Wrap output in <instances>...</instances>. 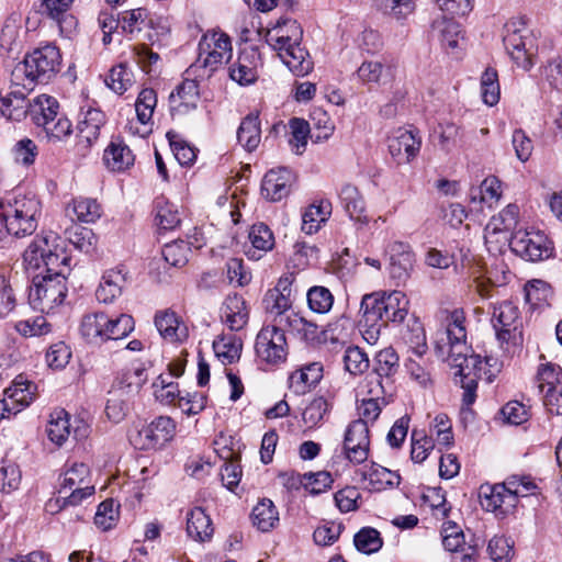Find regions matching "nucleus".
<instances>
[{
    "instance_id": "1",
    "label": "nucleus",
    "mask_w": 562,
    "mask_h": 562,
    "mask_svg": "<svg viewBox=\"0 0 562 562\" xmlns=\"http://www.w3.org/2000/svg\"><path fill=\"white\" fill-rule=\"evenodd\" d=\"M23 262L33 272L29 303L35 311L49 313L60 305L67 294L66 279L70 272V257L61 238L53 233L36 236L23 254Z\"/></svg>"
},
{
    "instance_id": "2",
    "label": "nucleus",
    "mask_w": 562,
    "mask_h": 562,
    "mask_svg": "<svg viewBox=\"0 0 562 562\" xmlns=\"http://www.w3.org/2000/svg\"><path fill=\"white\" fill-rule=\"evenodd\" d=\"M435 348L440 358L457 369L456 376L460 378L463 389V404L472 405L476 398L477 381L482 379L483 360L479 355L470 353L463 310L456 308L447 314L445 329L437 333Z\"/></svg>"
},
{
    "instance_id": "3",
    "label": "nucleus",
    "mask_w": 562,
    "mask_h": 562,
    "mask_svg": "<svg viewBox=\"0 0 562 562\" xmlns=\"http://www.w3.org/2000/svg\"><path fill=\"white\" fill-rule=\"evenodd\" d=\"M303 30L292 19H285L268 32L267 43L278 52L279 57L290 71L297 76H306L313 69L308 52L301 46Z\"/></svg>"
},
{
    "instance_id": "4",
    "label": "nucleus",
    "mask_w": 562,
    "mask_h": 562,
    "mask_svg": "<svg viewBox=\"0 0 562 562\" xmlns=\"http://www.w3.org/2000/svg\"><path fill=\"white\" fill-rule=\"evenodd\" d=\"M61 55L57 46L47 44L25 55L11 71L12 87L31 91L36 83L49 82L60 70Z\"/></svg>"
},
{
    "instance_id": "5",
    "label": "nucleus",
    "mask_w": 562,
    "mask_h": 562,
    "mask_svg": "<svg viewBox=\"0 0 562 562\" xmlns=\"http://www.w3.org/2000/svg\"><path fill=\"white\" fill-rule=\"evenodd\" d=\"M41 202L34 194L16 193L0 200V234L5 231L14 237L32 235L38 225Z\"/></svg>"
},
{
    "instance_id": "6",
    "label": "nucleus",
    "mask_w": 562,
    "mask_h": 562,
    "mask_svg": "<svg viewBox=\"0 0 562 562\" xmlns=\"http://www.w3.org/2000/svg\"><path fill=\"white\" fill-rule=\"evenodd\" d=\"M134 319L131 315L120 314L110 317L103 312H92L83 315L80 323V334L90 344H102L110 339L126 337L134 330Z\"/></svg>"
},
{
    "instance_id": "7",
    "label": "nucleus",
    "mask_w": 562,
    "mask_h": 562,
    "mask_svg": "<svg viewBox=\"0 0 562 562\" xmlns=\"http://www.w3.org/2000/svg\"><path fill=\"white\" fill-rule=\"evenodd\" d=\"M360 311H367V317L372 322L402 323L409 311V300L402 291L375 292L363 295Z\"/></svg>"
},
{
    "instance_id": "8",
    "label": "nucleus",
    "mask_w": 562,
    "mask_h": 562,
    "mask_svg": "<svg viewBox=\"0 0 562 562\" xmlns=\"http://www.w3.org/2000/svg\"><path fill=\"white\" fill-rule=\"evenodd\" d=\"M231 37L221 30L207 31L199 42V56L190 69L202 68L201 77H210L232 57Z\"/></svg>"
},
{
    "instance_id": "9",
    "label": "nucleus",
    "mask_w": 562,
    "mask_h": 562,
    "mask_svg": "<svg viewBox=\"0 0 562 562\" xmlns=\"http://www.w3.org/2000/svg\"><path fill=\"white\" fill-rule=\"evenodd\" d=\"M288 350L283 326H265L257 334L255 351L260 362L270 366L281 364L286 360Z\"/></svg>"
},
{
    "instance_id": "10",
    "label": "nucleus",
    "mask_w": 562,
    "mask_h": 562,
    "mask_svg": "<svg viewBox=\"0 0 562 562\" xmlns=\"http://www.w3.org/2000/svg\"><path fill=\"white\" fill-rule=\"evenodd\" d=\"M94 485L90 481V468L83 462H74L61 475L59 494H67L66 502L71 506L81 504L94 494Z\"/></svg>"
},
{
    "instance_id": "11",
    "label": "nucleus",
    "mask_w": 562,
    "mask_h": 562,
    "mask_svg": "<svg viewBox=\"0 0 562 562\" xmlns=\"http://www.w3.org/2000/svg\"><path fill=\"white\" fill-rule=\"evenodd\" d=\"M509 246L516 255L529 261L548 259L553 252L552 243L540 231L518 229L512 234Z\"/></svg>"
},
{
    "instance_id": "12",
    "label": "nucleus",
    "mask_w": 562,
    "mask_h": 562,
    "mask_svg": "<svg viewBox=\"0 0 562 562\" xmlns=\"http://www.w3.org/2000/svg\"><path fill=\"white\" fill-rule=\"evenodd\" d=\"M515 23L506 25V34L504 36L505 48L512 60L524 70H529L533 66V57L536 55L535 37L529 30H518Z\"/></svg>"
},
{
    "instance_id": "13",
    "label": "nucleus",
    "mask_w": 562,
    "mask_h": 562,
    "mask_svg": "<svg viewBox=\"0 0 562 562\" xmlns=\"http://www.w3.org/2000/svg\"><path fill=\"white\" fill-rule=\"evenodd\" d=\"M490 310L491 324L499 341L508 342L520 334V312L514 302L505 300L492 303Z\"/></svg>"
},
{
    "instance_id": "14",
    "label": "nucleus",
    "mask_w": 562,
    "mask_h": 562,
    "mask_svg": "<svg viewBox=\"0 0 562 562\" xmlns=\"http://www.w3.org/2000/svg\"><path fill=\"white\" fill-rule=\"evenodd\" d=\"M175 432L172 418L159 416L131 436V442L139 450L160 449L173 438Z\"/></svg>"
},
{
    "instance_id": "15",
    "label": "nucleus",
    "mask_w": 562,
    "mask_h": 562,
    "mask_svg": "<svg viewBox=\"0 0 562 562\" xmlns=\"http://www.w3.org/2000/svg\"><path fill=\"white\" fill-rule=\"evenodd\" d=\"M370 447L369 426L364 420L351 422L345 434L344 450L349 461L362 463L368 459Z\"/></svg>"
},
{
    "instance_id": "16",
    "label": "nucleus",
    "mask_w": 562,
    "mask_h": 562,
    "mask_svg": "<svg viewBox=\"0 0 562 562\" xmlns=\"http://www.w3.org/2000/svg\"><path fill=\"white\" fill-rule=\"evenodd\" d=\"M35 394L36 385L19 375L12 385L5 389L4 397L0 400L1 409L10 416L16 415L35 400Z\"/></svg>"
},
{
    "instance_id": "17",
    "label": "nucleus",
    "mask_w": 562,
    "mask_h": 562,
    "mask_svg": "<svg viewBox=\"0 0 562 562\" xmlns=\"http://www.w3.org/2000/svg\"><path fill=\"white\" fill-rule=\"evenodd\" d=\"M295 182V175L285 167L269 170L261 182V194L269 201L286 198Z\"/></svg>"
},
{
    "instance_id": "18",
    "label": "nucleus",
    "mask_w": 562,
    "mask_h": 562,
    "mask_svg": "<svg viewBox=\"0 0 562 562\" xmlns=\"http://www.w3.org/2000/svg\"><path fill=\"white\" fill-rule=\"evenodd\" d=\"M482 507L494 513L497 517H505L516 508L515 496L508 493L501 484L482 485L480 488Z\"/></svg>"
},
{
    "instance_id": "19",
    "label": "nucleus",
    "mask_w": 562,
    "mask_h": 562,
    "mask_svg": "<svg viewBox=\"0 0 562 562\" xmlns=\"http://www.w3.org/2000/svg\"><path fill=\"white\" fill-rule=\"evenodd\" d=\"M422 140L413 131L398 130L389 138V151L398 164H408L420 150Z\"/></svg>"
},
{
    "instance_id": "20",
    "label": "nucleus",
    "mask_w": 562,
    "mask_h": 562,
    "mask_svg": "<svg viewBox=\"0 0 562 562\" xmlns=\"http://www.w3.org/2000/svg\"><path fill=\"white\" fill-rule=\"evenodd\" d=\"M154 323L159 335L168 342H182L189 336L187 325L173 311H158L155 314Z\"/></svg>"
},
{
    "instance_id": "21",
    "label": "nucleus",
    "mask_w": 562,
    "mask_h": 562,
    "mask_svg": "<svg viewBox=\"0 0 562 562\" xmlns=\"http://www.w3.org/2000/svg\"><path fill=\"white\" fill-rule=\"evenodd\" d=\"M147 369L140 362L132 363L124 368L115 378L112 389L122 392V394L134 398L147 382Z\"/></svg>"
},
{
    "instance_id": "22",
    "label": "nucleus",
    "mask_w": 562,
    "mask_h": 562,
    "mask_svg": "<svg viewBox=\"0 0 562 562\" xmlns=\"http://www.w3.org/2000/svg\"><path fill=\"white\" fill-rule=\"evenodd\" d=\"M395 67L379 60H366L357 69L358 79L364 85L385 87L395 82Z\"/></svg>"
},
{
    "instance_id": "23",
    "label": "nucleus",
    "mask_w": 562,
    "mask_h": 562,
    "mask_svg": "<svg viewBox=\"0 0 562 562\" xmlns=\"http://www.w3.org/2000/svg\"><path fill=\"white\" fill-rule=\"evenodd\" d=\"M74 0H43L42 11L57 22L63 35L70 37L77 26V20L69 13Z\"/></svg>"
},
{
    "instance_id": "24",
    "label": "nucleus",
    "mask_w": 562,
    "mask_h": 562,
    "mask_svg": "<svg viewBox=\"0 0 562 562\" xmlns=\"http://www.w3.org/2000/svg\"><path fill=\"white\" fill-rule=\"evenodd\" d=\"M105 120L102 111L89 109L77 125L78 146L82 149L89 148L100 136V130Z\"/></svg>"
},
{
    "instance_id": "25",
    "label": "nucleus",
    "mask_w": 562,
    "mask_h": 562,
    "mask_svg": "<svg viewBox=\"0 0 562 562\" xmlns=\"http://www.w3.org/2000/svg\"><path fill=\"white\" fill-rule=\"evenodd\" d=\"M30 100L26 93L19 89H11L4 94L0 92V116L8 121L21 122L27 116Z\"/></svg>"
},
{
    "instance_id": "26",
    "label": "nucleus",
    "mask_w": 562,
    "mask_h": 562,
    "mask_svg": "<svg viewBox=\"0 0 562 562\" xmlns=\"http://www.w3.org/2000/svg\"><path fill=\"white\" fill-rule=\"evenodd\" d=\"M292 303L291 297L276 291H267L262 299V306L266 313L272 317L274 325L283 326L284 328L289 324L288 317L296 314L292 310Z\"/></svg>"
},
{
    "instance_id": "27",
    "label": "nucleus",
    "mask_w": 562,
    "mask_h": 562,
    "mask_svg": "<svg viewBox=\"0 0 562 562\" xmlns=\"http://www.w3.org/2000/svg\"><path fill=\"white\" fill-rule=\"evenodd\" d=\"M257 57L255 49L243 50L237 60L229 67V77L240 86L254 83L257 75Z\"/></svg>"
},
{
    "instance_id": "28",
    "label": "nucleus",
    "mask_w": 562,
    "mask_h": 562,
    "mask_svg": "<svg viewBox=\"0 0 562 562\" xmlns=\"http://www.w3.org/2000/svg\"><path fill=\"white\" fill-rule=\"evenodd\" d=\"M126 282V273L123 269L106 270L101 282L95 291V297L100 303H112L116 297L122 294L123 286Z\"/></svg>"
},
{
    "instance_id": "29",
    "label": "nucleus",
    "mask_w": 562,
    "mask_h": 562,
    "mask_svg": "<svg viewBox=\"0 0 562 562\" xmlns=\"http://www.w3.org/2000/svg\"><path fill=\"white\" fill-rule=\"evenodd\" d=\"M323 378V366L321 362H312L295 370L289 376V387L297 395L305 394L315 386Z\"/></svg>"
},
{
    "instance_id": "30",
    "label": "nucleus",
    "mask_w": 562,
    "mask_h": 562,
    "mask_svg": "<svg viewBox=\"0 0 562 562\" xmlns=\"http://www.w3.org/2000/svg\"><path fill=\"white\" fill-rule=\"evenodd\" d=\"M222 321L231 330H240L248 322V310L243 296L238 294L228 295L222 306Z\"/></svg>"
},
{
    "instance_id": "31",
    "label": "nucleus",
    "mask_w": 562,
    "mask_h": 562,
    "mask_svg": "<svg viewBox=\"0 0 562 562\" xmlns=\"http://www.w3.org/2000/svg\"><path fill=\"white\" fill-rule=\"evenodd\" d=\"M248 239L251 247L246 250V256L251 260L261 259L265 254L272 250L276 244L272 231L263 223L251 226Z\"/></svg>"
},
{
    "instance_id": "32",
    "label": "nucleus",
    "mask_w": 562,
    "mask_h": 562,
    "mask_svg": "<svg viewBox=\"0 0 562 562\" xmlns=\"http://www.w3.org/2000/svg\"><path fill=\"white\" fill-rule=\"evenodd\" d=\"M59 102L56 98L48 94H40L30 100L27 116L37 126L41 127L48 121L56 119L59 112Z\"/></svg>"
},
{
    "instance_id": "33",
    "label": "nucleus",
    "mask_w": 562,
    "mask_h": 562,
    "mask_svg": "<svg viewBox=\"0 0 562 562\" xmlns=\"http://www.w3.org/2000/svg\"><path fill=\"white\" fill-rule=\"evenodd\" d=\"M103 160L112 171H124L134 165L135 156L124 142L114 139L105 148Z\"/></svg>"
},
{
    "instance_id": "34",
    "label": "nucleus",
    "mask_w": 562,
    "mask_h": 562,
    "mask_svg": "<svg viewBox=\"0 0 562 562\" xmlns=\"http://www.w3.org/2000/svg\"><path fill=\"white\" fill-rule=\"evenodd\" d=\"M339 200L348 216L360 224H367L364 214L366 202L358 188L352 184L342 186L339 192Z\"/></svg>"
},
{
    "instance_id": "35",
    "label": "nucleus",
    "mask_w": 562,
    "mask_h": 562,
    "mask_svg": "<svg viewBox=\"0 0 562 562\" xmlns=\"http://www.w3.org/2000/svg\"><path fill=\"white\" fill-rule=\"evenodd\" d=\"M385 393L384 385L376 379L375 385H370L369 394L371 397L363 398L358 406V420L373 423L380 415L382 406L386 405L385 398L382 396Z\"/></svg>"
},
{
    "instance_id": "36",
    "label": "nucleus",
    "mask_w": 562,
    "mask_h": 562,
    "mask_svg": "<svg viewBox=\"0 0 562 562\" xmlns=\"http://www.w3.org/2000/svg\"><path fill=\"white\" fill-rule=\"evenodd\" d=\"M213 525L210 516L201 507L191 509L187 516V532L196 541H206L213 535Z\"/></svg>"
},
{
    "instance_id": "37",
    "label": "nucleus",
    "mask_w": 562,
    "mask_h": 562,
    "mask_svg": "<svg viewBox=\"0 0 562 562\" xmlns=\"http://www.w3.org/2000/svg\"><path fill=\"white\" fill-rule=\"evenodd\" d=\"M400 368V358L392 347L380 350L374 358V376L368 381L369 385H375L376 379L382 382V378L390 379Z\"/></svg>"
},
{
    "instance_id": "38",
    "label": "nucleus",
    "mask_w": 562,
    "mask_h": 562,
    "mask_svg": "<svg viewBox=\"0 0 562 562\" xmlns=\"http://www.w3.org/2000/svg\"><path fill=\"white\" fill-rule=\"evenodd\" d=\"M213 349L223 364H231L239 360L243 341L234 334H223L214 339Z\"/></svg>"
},
{
    "instance_id": "39",
    "label": "nucleus",
    "mask_w": 562,
    "mask_h": 562,
    "mask_svg": "<svg viewBox=\"0 0 562 562\" xmlns=\"http://www.w3.org/2000/svg\"><path fill=\"white\" fill-rule=\"evenodd\" d=\"M70 415L65 409H55L47 424L48 439L56 446H63L71 434Z\"/></svg>"
},
{
    "instance_id": "40",
    "label": "nucleus",
    "mask_w": 562,
    "mask_h": 562,
    "mask_svg": "<svg viewBox=\"0 0 562 562\" xmlns=\"http://www.w3.org/2000/svg\"><path fill=\"white\" fill-rule=\"evenodd\" d=\"M237 140L247 150L254 151L261 140L259 115L250 113L245 116L237 130Z\"/></svg>"
},
{
    "instance_id": "41",
    "label": "nucleus",
    "mask_w": 562,
    "mask_h": 562,
    "mask_svg": "<svg viewBox=\"0 0 562 562\" xmlns=\"http://www.w3.org/2000/svg\"><path fill=\"white\" fill-rule=\"evenodd\" d=\"M373 7L381 13L403 24L417 8V0H372Z\"/></svg>"
},
{
    "instance_id": "42",
    "label": "nucleus",
    "mask_w": 562,
    "mask_h": 562,
    "mask_svg": "<svg viewBox=\"0 0 562 562\" xmlns=\"http://www.w3.org/2000/svg\"><path fill=\"white\" fill-rule=\"evenodd\" d=\"M363 477L368 481L369 490L374 492H381L397 486L401 482L398 473L379 464H372L370 469L363 473Z\"/></svg>"
},
{
    "instance_id": "43",
    "label": "nucleus",
    "mask_w": 562,
    "mask_h": 562,
    "mask_svg": "<svg viewBox=\"0 0 562 562\" xmlns=\"http://www.w3.org/2000/svg\"><path fill=\"white\" fill-rule=\"evenodd\" d=\"M251 518L254 526L267 532L278 524L279 513L272 501L262 499L252 508Z\"/></svg>"
},
{
    "instance_id": "44",
    "label": "nucleus",
    "mask_w": 562,
    "mask_h": 562,
    "mask_svg": "<svg viewBox=\"0 0 562 562\" xmlns=\"http://www.w3.org/2000/svg\"><path fill=\"white\" fill-rule=\"evenodd\" d=\"M502 196V183L501 181L492 176L485 178L477 189L471 190L470 199L472 202H480L488 207L497 203Z\"/></svg>"
},
{
    "instance_id": "45",
    "label": "nucleus",
    "mask_w": 562,
    "mask_h": 562,
    "mask_svg": "<svg viewBox=\"0 0 562 562\" xmlns=\"http://www.w3.org/2000/svg\"><path fill=\"white\" fill-rule=\"evenodd\" d=\"M519 207L516 204H508L487 223V233H503L514 231L518 224Z\"/></svg>"
},
{
    "instance_id": "46",
    "label": "nucleus",
    "mask_w": 562,
    "mask_h": 562,
    "mask_svg": "<svg viewBox=\"0 0 562 562\" xmlns=\"http://www.w3.org/2000/svg\"><path fill=\"white\" fill-rule=\"evenodd\" d=\"M155 222L161 231L175 229L181 222L178 207L164 199H157L155 204Z\"/></svg>"
},
{
    "instance_id": "47",
    "label": "nucleus",
    "mask_w": 562,
    "mask_h": 562,
    "mask_svg": "<svg viewBox=\"0 0 562 562\" xmlns=\"http://www.w3.org/2000/svg\"><path fill=\"white\" fill-rule=\"evenodd\" d=\"M133 83L134 74L126 63L113 66L105 78V85L117 94H123Z\"/></svg>"
},
{
    "instance_id": "48",
    "label": "nucleus",
    "mask_w": 562,
    "mask_h": 562,
    "mask_svg": "<svg viewBox=\"0 0 562 562\" xmlns=\"http://www.w3.org/2000/svg\"><path fill=\"white\" fill-rule=\"evenodd\" d=\"M329 215V203L311 204L302 215V231L308 235L316 233L321 228V225L327 221Z\"/></svg>"
},
{
    "instance_id": "49",
    "label": "nucleus",
    "mask_w": 562,
    "mask_h": 562,
    "mask_svg": "<svg viewBox=\"0 0 562 562\" xmlns=\"http://www.w3.org/2000/svg\"><path fill=\"white\" fill-rule=\"evenodd\" d=\"M44 137L48 143L57 144L65 142L72 134L71 122L63 113L41 126Z\"/></svg>"
},
{
    "instance_id": "50",
    "label": "nucleus",
    "mask_w": 562,
    "mask_h": 562,
    "mask_svg": "<svg viewBox=\"0 0 562 562\" xmlns=\"http://www.w3.org/2000/svg\"><path fill=\"white\" fill-rule=\"evenodd\" d=\"M175 103L179 100V106H182L186 111L195 109L200 100L199 85L196 80L184 79L170 95Z\"/></svg>"
},
{
    "instance_id": "51",
    "label": "nucleus",
    "mask_w": 562,
    "mask_h": 562,
    "mask_svg": "<svg viewBox=\"0 0 562 562\" xmlns=\"http://www.w3.org/2000/svg\"><path fill=\"white\" fill-rule=\"evenodd\" d=\"M331 404L323 396L313 398L302 413V420L308 428L319 426L330 412Z\"/></svg>"
},
{
    "instance_id": "52",
    "label": "nucleus",
    "mask_w": 562,
    "mask_h": 562,
    "mask_svg": "<svg viewBox=\"0 0 562 562\" xmlns=\"http://www.w3.org/2000/svg\"><path fill=\"white\" fill-rule=\"evenodd\" d=\"M307 304L312 312L327 314L334 305V295L323 285H314L306 293Z\"/></svg>"
},
{
    "instance_id": "53",
    "label": "nucleus",
    "mask_w": 562,
    "mask_h": 562,
    "mask_svg": "<svg viewBox=\"0 0 562 562\" xmlns=\"http://www.w3.org/2000/svg\"><path fill=\"white\" fill-rule=\"evenodd\" d=\"M109 394L110 397L105 406V414L113 423H120L130 411L132 398H128V396L114 389H112Z\"/></svg>"
},
{
    "instance_id": "54",
    "label": "nucleus",
    "mask_w": 562,
    "mask_h": 562,
    "mask_svg": "<svg viewBox=\"0 0 562 562\" xmlns=\"http://www.w3.org/2000/svg\"><path fill=\"white\" fill-rule=\"evenodd\" d=\"M157 105V94L151 88H144L135 101V111L137 120L142 124H147L154 114Z\"/></svg>"
},
{
    "instance_id": "55",
    "label": "nucleus",
    "mask_w": 562,
    "mask_h": 562,
    "mask_svg": "<svg viewBox=\"0 0 562 562\" xmlns=\"http://www.w3.org/2000/svg\"><path fill=\"white\" fill-rule=\"evenodd\" d=\"M289 125L291 130L289 144L296 155H301L307 145V138L311 133L310 124L303 119L293 117L290 120Z\"/></svg>"
},
{
    "instance_id": "56",
    "label": "nucleus",
    "mask_w": 562,
    "mask_h": 562,
    "mask_svg": "<svg viewBox=\"0 0 562 562\" xmlns=\"http://www.w3.org/2000/svg\"><path fill=\"white\" fill-rule=\"evenodd\" d=\"M342 361L346 371L352 375L362 374L370 366L367 353L356 346H350L345 350Z\"/></svg>"
},
{
    "instance_id": "57",
    "label": "nucleus",
    "mask_w": 562,
    "mask_h": 562,
    "mask_svg": "<svg viewBox=\"0 0 562 562\" xmlns=\"http://www.w3.org/2000/svg\"><path fill=\"white\" fill-rule=\"evenodd\" d=\"M72 211L77 220L83 223H94L101 216V206L91 198H77L72 202Z\"/></svg>"
},
{
    "instance_id": "58",
    "label": "nucleus",
    "mask_w": 562,
    "mask_h": 562,
    "mask_svg": "<svg viewBox=\"0 0 562 562\" xmlns=\"http://www.w3.org/2000/svg\"><path fill=\"white\" fill-rule=\"evenodd\" d=\"M154 394L158 402L165 405H175L180 396L179 385L168 378L159 375L153 384Z\"/></svg>"
},
{
    "instance_id": "59",
    "label": "nucleus",
    "mask_w": 562,
    "mask_h": 562,
    "mask_svg": "<svg viewBox=\"0 0 562 562\" xmlns=\"http://www.w3.org/2000/svg\"><path fill=\"white\" fill-rule=\"evenodd\" d=\"M357 550L363 553H373L382 547V539L380 532L371 527L362 528L355 535L353 538Z\"/></svg>"
},
{
    "instance_id": "60",
    "label": "nucleus",
    "mask_w": 562,
    "mask_h": 562,
    "mask_svg": "<svg viewBox=\"0 0 562 562\" xmlns=\"http://www.w3.org/2000/svg\"><path fill=\"white\" fill-rule=\"evenodd\" d=\"M119 519V506H115L113 499H105L97 509L94 524L102 531H108L115 526Z\"/></svg>"
},
{
    "instance_id": "61",
    "label": "nucleus",
    "mask_w": 562,
    "mask_h": 562,
    "mask_svg": "<svg viewBox=\"0 0 562 562\" xmlns=\"http://www.w3.org/2000/svg\"><path fill=\"white\" fill-rule=\"evenodd\" d=\"M190 246L184 240H176L165 245L162 256L170 266L183 267L189 258Z\"/></svg>"
},
{
    "instance_id": "62",
    "label": "nucleus",
    "mask_w": 562,
    "mask_h": 562,
    "mask_svg": "<svg viewBox=\"0 0 562 562\" xmlns=\"http://www.w3.org/2000/svg\"><path fill=\"white\" fill-rule=\"evenodd\" d=\"M537 379L540 393L547 389H557V386H562V370L553 363L542 364L538 370Z\"/></svg>"
},
{
    "instance_id": "63",
    "label": "nucleus",
    "mask_w": 562,
    "mask_h": 562,
    "mask_svg": "<svg viewBox=\"0 0 562 562\" xmlns=\"http://www.w3.org/2000/svg\"><path fill=\"white\" fill-rule=\"evenodd\" d=\"M441 536L445 549L450 552H457L465 544L464 533L456 522H445L442 525Z\"/></svg>"
},
{
    "instance_id": "64",
    "label": "nucleus",
    "mask_w": 562,
    "mask_h": 562,
    "mask_svg": "<svg viewBox=\"0 0 562 562\" xmlns=\"http://www.w3.org/2000/svg\"><path fill=\"white\" fill-rule=\"evenodd\" d=\"M514 542L504 536L494 537L490 540L487 551L494 562H509L514 554Z\"/></svg>"
}]
</instances>
